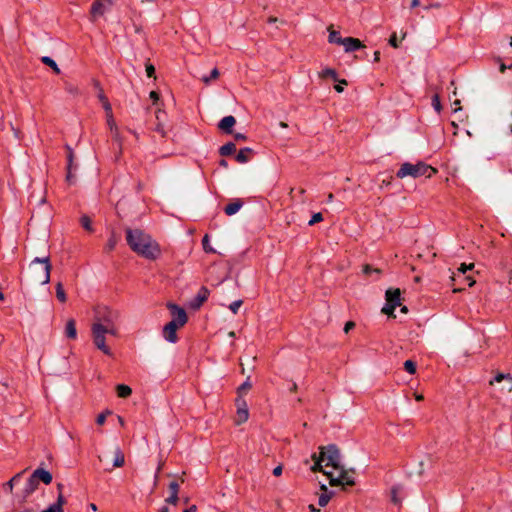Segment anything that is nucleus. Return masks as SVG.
<instances>
[{
	"label": "nucleus",
	"instance_id": "obj_27",
	"mask_svg": "<svg viewBox=\"0 0 512 512\" xmlns=\"http://www.w3.org/2000/svg\"><path fill=\"white\" fill-rule=\"evenodd\" d=\"M328 30H329V36H328L329 43L337 44V45L342 44L344 38H342L340 36V33L338 31L331 30L330 28Z\"/></svg>",
	"mask_w": 512,
	"mask_h": 512
},
{
	"label": "nucleus",
	"instance_id": "obj_12",
	"mask_svg": "<svg viewBox=\"0 0 512 512\" xmlns=\"http://www.w3.org/2000/svg\"><path fill=\"white\" fill-rule=\"evenodd\" d=\"M209 297V290L202 286L196 296L190 301V308L196 310L199 309L202 304L208 299Z\"/></svg>",
	"mask_w": 512,
	"mask_h": 512
},
{
	"label": "nucleus",
	"instance_id": "obj_25",
	"mask_svg": "<svg viewBox=\"0 0 512 512\" xmlns=\"http://www.w3.org/2000/svg\"><path fill=\"white\" fill-rule=\"evenodd\" d=\"M116 392H117L118 397L127 398L131 395L132 389L128 385L118 384L116 386Z\"/></svg>",
	"mask_w": 512,
	"mask_h": 512
},
{
	"label": "nucleus",
	"instance_id": "obj_33",
	"mask_svg": "<svg viewBox=\"0 0 512 512\" xmlns=\"http://www.w3.org/2000/svg\"><path fill=\"white\" fill-rule=\"evenodd\" d=\"M404 369L409 373V374H414L416 372V363L412 360H406L404 362Z\"/></svg>",
	"mask_w": 512,
	"mask_h": 512
},
{
	"label": "nucleus",
	"instance_id": "obj_5",
	"mask_svg": "<svg viewBox=\"0 0 512 512\" xmlns=\"http://www.w3.org/2000/svg\"><path fill=\"white\" fill-rule=\"evenodd\" d=\"M435 173H436V169L424 162L420 161V162H417L416 164L405 162L401 165V167L397 171L396 176H397V178H400V179H403L407 176H410L412 178H418L421 176L430 178Z\"/></svg>",
	"mask_w": 512,
	"mask_h": 512
},
{
	"label": "nucleus",
	"instance_id": "obj_59",
	"mask_svg": "<svg viewBox=\"0 0 512 512\" xmlns=\"http://www.w3.org/2000/svg\"><path fill=\"white\" fill-rule=\"evenodd\" d=\"M99 100L101 101V103H104V101L108 100V98L102 92H100L99 93Z\"/></svg>",
	"mask_w": 512,
	"mask_h": 512
},
{
	"label": "nucleus",
	"instance_id": "obj_7",
	"mask_svg": "<svg viewBox=\"0 0 512 512\" xmlns=\"http://www.w3.org/2000/svg\"><path fill=\"white\" fill-rule=\"evenodd\" d=\"M386 304L382 308V312L387 315H393L394 310L400 305V289H388L386 291Z\"/></svg>",
	"mask_w": 512,
	"mask_h": 512
},
{
	"label": "nucleus",
	"instance_id": "obj_35",
	"mask_svg": "<svg viewBox=\"0 0 512 512\" xmlns=\"http://www.w3.org/2000/svg\"><path fill=\"white\" fill-rule=\"evenodd\" d=\"M473 268H474L473 263H470V264L462 263L460 265V267L458 268V273L461 274L462 276H465L466 272L469 270H472Z\"/></svg>",
	"mask_w": 512,
	"mask_h": 512
},
{
	"label": "nucleus",
	"instance_id": "obj_14",
	"mask_svg": "<svg viewBox=\"0 0 512 512\" xmlns=\"http://www.w3.org/2000/svg\"><path fill=\"white\" fill-rule=\"evenodd\" d=\"M341 45L344 47V50L347 53L356 51V50L364 47V45L362 44V42L359 39L353 38V37L344 38Z\"/></svg>",
	"mask_w": 512,
	"mask_h": 512
},
{
	"label": "nucleus",
	"instance_id": "obj_64",
	"mask_svg": "<svg viewBox=\"0 0 512 512\" xmlns=\"http://www.w3.org/2000/svg\"><path fill=\"white\" fill-rule=\"evenodd\" d=\"M159 512H169V508L167 506H163Z\"/></svg>",
	"mask_w": 512,
	"mask_h": 512
},
{
	"label": "nucleus",
	"instance_id": "obj_6",
	"mask_svg": "<svg viewBox=\"0 0 512 512\" xmlns=\"http://www.w3.org/2000/svg\"><path fill=\"white\" fill-rule=\"evenodd\" d=\"M324 474L329 478L331 486H352L354 485V477L352 471H347L343 466L336 469L335 471H324Z\"/></svg>",
	"mask_w": 512,
	"mask_h": 512
},
{
	"label": "nucleus",
	"instance_id": "obj_60",
	"mask_svg": "<svg viewBox=\"0 0 512 512\" xmlns=\"http://www.w3.org/2000/svg\"><path fill=\"white\" fill-rule=\"evenodd\" d=\"M162 114H164V112H162L161 110H158L156 112V119L158 120V122H160V120L162 118Z\"/></svg>",
	"mask_w": 512,
	"mask_h": 512
},
{
	"label": "nucleus",
	"instance_id": "obj_51",
	"mask_svg": "<svg viewBox=\"0 0 512 512\" xmlns=\"http://www.w3.org/2000/svg\"><path fill=\"white\" fill-rule=\"evenodd\" d=\"M102 105L107 115L112 114V107L108 100H105L104 103H102Z\"/></svg>",
	"mask_w": 512,
	"mask_h": 512
},
{
	"label": "nucleus",
	"instance_id": "obj_26",
	"mask_svg": "<svg viewBox=\"0 0 512 512\" xmlns=\"http://www.w3.org/2000/svg\"><path fill=\"white\" fill-rule=\"evenodd\" d=\"M321 489H322V490H324V491H325V493H322V494L319 496L318 504H319V506H321V507H325V506L329 503V501H330V499H331V495H332V493H328V492H327V487H326V485H324V484H323V485H321Z\"/></svg>",
	"mask_w": 512,
	"mask_h": 512
},
{
	"label": "nucleus",
	"instance_id": "obj_17",
	"mask_svg": "<svg viewBox=\"0 0 512 512\" xmlns=\"http://www.w3.org/2000/svg\"><path fill=\"white\" fill-rule=\"evenodd\" d=\"M243 206V201L241 199H236L233 202L229 203L225 206L224 212L228 216H232L236 214Z\"/></svg>",
	"mask_w": 512,
	"mask_h": 512
},
{
	"label": "nucleus",
	"instance_id": "obj_10",
	"mask_svg": "<svg viewBox=\"0 0 512 512\" xmlns=\"http://www.w3.org/2000/svg\"><path fill=\"white\" fill-rule=\"evenodd\" d=\"M236 406H237V411H236L235 424L240 425L242 423H245L249 418L248 405L242 396H238L236 398Z\"/></svg>",
	"mask_w": 512,
	"mask_h": 512
},
{
	"label": "nucleus",
	"instance_id": "obj_63",
	"mask_svg": "<svg viewBox=\"0 0 512 512\" xmlns=\"http://www.w3.org/2000/svg\"><path fill=\"white\" fill-rule=\"evenodd\" d=\"M220 166L224 167V168H227L228 167V163L226 160L222 159L220 160L219 162Z\"/></svg>",
	"mask_w": 512,
	"mask_h": 512
},
{
	"label": "nucleus",
	"instance_id": "obj_24",
	"mask_svg": "<svg viewBox=\"0 0 512 512\" xmlns=\"http://www.w3.org/2000/svg\"><path fill=\"white\" fill-rule=\"evenodd\" d=\"M236 151V145L233 142H228L220 147L219 153L221 156H229Z\"/></svg>",
	"mask_w": 512,
	"mask_h": 512
},
{
	"label": "nucleus",
	"instance_id": "obj_52",
	"mask_svg": "<svg viewBox=\"0 0 512 512\" xmlns=\"http://www.w3.org/2000/svg\"><path fill=\"white\" fill-rule=\"evenodd\" d=\"M355 327V323L352 321H348L344 326V332L348 333L351 329Z\"/></svg>",
	"mask_w": 512,
	"mask_h": 512
},
{
	"label": "nucleus",
	"instance_id": "obj_44",
	"mask_svg": "<svg viewBox=\"0 0 512 512\" xmlns=\"http://www.w3.org/2000/svg\"><path fill=\"white\" fill-rule=\"evenodd\" d=\"M169 490H170V494H178L179 492V484L175 481H172L170 484H169Z\"/></svg>",
	"mask_w": 512,
	"mask_h": 512
},
{
	"label": "nucleus",
	"instance_id": "obj_16",
	"mask_svg": "<svg viewBox=\"0 0 512 512\" xmlns=\"http://www.w3.org/2000/svg\"><path fill=\"white\" fill-rule=\"evenodd\" d=\"M31 476L34 479H37L38 483L42 481L43 483L48 485L52 482V474L49 471L42 468L36 469Z\"/></svg>",
	"mask_w": 512,
	"mask_h": 512
},
{
	"label": "nucleus",
	"instance_id": "obj_49",
	"mask_svg": "<svg viewBox=\"0 0 512 512\" xmlns=\"http://www.w3.org/2000/svg\"><path fill=\"white\" fill-rule=\"evenodd\" d=\"M20 477V474L15 475L11 480L6 483V487L11 492L13 490L14 481Z\"/></svg>",
	"mask_w": 512,
	"mask_h": 512
},
{
	"label": "nucleus",
	"instance_id": "obj_32",
	"mask_svg": "<svg viewBox=\"0 0 512 512\" xmlns=\"http://www.w3.org/2000/svg\"><path fill=\"white\" fill-rule=\"evenodd\" d=\"M400 491H401V487L400 486H394L391 489V501L394 504H396V505H400L401 504V500L397 496Z\"/></svg>",
	"mask_w": 512,
	"mask_h": 512
},
{
	"label": "nucleus",
	"instance_id": "obj_18",
	"mask_svg": "<svg viewBox=\"0 0 512 512\" xmlns=\"http://www.w3.org/2000/svg\"><path fill=\"white\" fill-rule=\"evenodd\" d=\"M107 123L108 125L110 126V129L113 133V137L114 139L117 141L118 143V146H119V149L121 150V146H122V140L120 138V135H119V131H118V128L114 122V119H113V116L112 114H108L107 115Z\"/></svg>",
	"mask_w": 512,
	"mask_h": 512
},
{
	"label": "nucleus",
	"instance_id": "obj_37",
	"mask_svg": "<svg viewBox=\"0 0 512 512\" xmlns=\"http://www.w3.org/2000/svg\"><path fill=\"white\" fill-rule=\"evenodd\" d=\"M243 304V301L242 300H236L234 302H232L230 305H229V309L231 310V312L233 314H237L238 313V310L239 308L242 306Z\"/></svg>",
	"mask_w": 512,
	"mask_h": 512
},
{
	"label": "nucleus",
	"instance_id": "obj_40",
	"mask_svg": "<svg viewBox=\"0 0 512 512\" xmlns=\"http://www.w3.org/2000/svg\"><path fill=\"white\" fill-rule=\"evenodd\" d=\"M251 388V383L249 380H246L239 388H238V396H241L242 393L248 391Z\"/></svg>",
	"mask_w": 512,
	"mask_h": 512
},
{
	"label": "nucleus",
	"instance_id": "obj_57",
	"mask_svg": "<svg viewBox=\"0 0 512 512\" xmlns=\"http://www.w3.org/2000/svg\"><path fill=\"white\" fill-rule=\"evenodd\" d=\"M234 138H235V140H237V141H244V140H246V139H247L246 135H245V134H243V133H236V134L234 135Z\"/></svg>",
	"mask_w": 512,
	"mask_h": 512
},
{
	"label": "nucleus",
	"instance_id": "obj_62",
	"mask_svg": "<svg viewBox=\"0 0 512 512\" xmlns=\"http://www.w3.org/2000/svg\"><path fill=\"white\" fill-rule=\"evenodd\" d=\"M196 511V506L193 505L191 507H189L188 509H185L183 512H195Z\"/></svg>",
	"mask_w": 512,
	"mask_h": 512
},
{
	"label": "nucleus",
	"instance_id": "obj_38",
	"mask_svg": "<svg viewBox=\"0 0 512 512\" xmlns=\"http://www.w3.org/2000/svg\"><path fill=\"white\" fill-rule=\"evenodd\" d=\"M323 220V216H322V213L318 212V213H315L312 215L311 219L309 220L308 224L310 226L316 224V223H319Z\"/></svg>",
	"mask_w": 512,
	"mask_h": 512
},
{
	"label": "nucleus",
	"instance_id": "obj_22",
	"mask_svg": "<svg viewBox=\"0 0 512 512\" xmlns=\"http://www.w3.org/2000/svg\"><path fill=\"white\" fill-rule=\"evenodd\" d=\"M118 242H119V236H117L115 232H112L110 237L107 240L105 247H104V251L106 253H110L111 251H113L115 249Z\"/></svg>",
	"mask_w": 512,
	"mask_h": 512
},
{
	"label": "nucleus",
	"instance_id": "obj_56",
	"mask_svg": "<svg viewBox=\"0 0 512 512\" xmlns=\"http://www.w3.org/2000/svg\"><path fill=\"white\" fill-rule=\"evenodd\" d=\"M463 277L469 287H471L475 284V280L471 276H463Z\"/></svg>",
	"mask_w": 512,
	"mask_h": 512
},
{
	"label": "nucleus",
	"instance_id": "obj_30",
	"mask_svg": "<svg viewBox=\"0 0 512 512\" xmlns=\"http://www.w3.org/2000/svg\"><path fill=\"white\" fill-rule=\"evenodd\" d=\"M56 297L60 302H65L67 300L66 293L64 291L63 285L61 282L56 284Z\"/></svg>",
	"mask_w": 512,
	"mask_h": 512
},
{
	"label": "nucleus",
	"instance_id": "obj_45",
	"mask_svg": "<svg viewBox=\"0 0 512 512\" xmlns=\"http://www.w3.org/2000/svg\"><path fill=\"white\" fill-rule=\"evenodd\" d=\"M338 82H339V83H338V84H336V85L334 86V89H335L338 93H341V92H343V85H347L348 83H347V81H346L345 79H342V80H339V79H338Z\"/></svg>",
	"mask_w": 512,
	"mask_h": 512
},
{
	"label": "nucleus",
	"instance_id": "obj_15",
	"mask_svg": "<svg viewBox=\"0 0 512 512\" xmlns=\"http://www.w3.org/2000/svg\"><path fill=\"white\" fill-rule=\"evenodd\" d=\"M235 123H236V119L234 116H232V115L225 116L218 123V128L221 131H223L224 133L231 134L232 128L235 125Z\"/></svg>",
	"mask_w": 512,
	"mask_h": 512
},
{
	"label": "nucleus",
	"instance_id": "obj_23",
	"mask_svg": "<svg viewBox=\"0 0 512 512\" xmlns=\"http://www.w3.org/2000/svg\"><path fill=\"white\" fill-rule=\"evenodd\" d=\"M38 485L39 483L37 482V479H34L32 476H30L24 489L25 497L31 495L37 489Z\"/></svg>",
	"mask_w": 512,
	"mask_h": 512
},
{
	"label": "nucleus",
	"instance_id": "obj_58",
	"mask_svg": "<svg viewBox=\"0 0 512 512\" xmlns=\"http://www.w3.org/2000/svg\"><path fill=\"white\" fill-rule=\"evenodd\" d=\"M420 5V0H412L411 1V8L418 7Z\"/></svg>",
	"mask_w": 512,
	"mask_h": 512
},
{
	"label": "nucleus",
	"instance_id": "obj_55",
	"mask_svg": "<svg viewBox=\"0 0 512 512\" xmlns=\"http://www.w3.org/2000/svg\"><path fill=\"white\" fill-rule=\"evenodd\" d=\"M282 466L281 465H278L276 466L274 469H273V475L278 477L282 474Z\"/></svg>",
	"mask_w": 512,
	"mask_h": 512
},
{
	"label": "nucleus",
	"instance_id": "obj_47",
	"mask_svg": "<svg viewBox=\"0 0 512 512\" xmlns=\"http://www.w3.org/2000/svg\"><path fill=\"white\" fill-rule=\"evenodd\" d=\"M146 73L148 77H154L155 67L152 64H146Z\"/></svg>",
	"mask_w": 512,
	"mask_h": 512
},
{
	"label": "nucleus",
	"instance_id": "obj_54",
	"mask_svg": "<svg viewBox=\"0 0 512 512\" xmlns=\"http://www.w3.org/2000/svg\"><path fill=\"white\" fill-rule=\"evenodd\" d=\"M149 96L152 99L154 104H156L158 102L159 94L156 91H151Z\"/></svg>",
	"mask_w": 512,
	"mask_h": 512
},
{
	"label": "nucleus",
	"instance_id": "obj_28",
	"mask_svg": "<svg viewBox=\"0 0 512 512\" xmlns=\"http://www.w3.org/2000/svg\"><path fill=\"white\" fill-rule=\"evenodd\" d=\"M41 61L42 63H44L45 65L49 66L50 68H52V70L56 73V74H60V69L57 65V63L49 56H43L41 58Z\"/></svg>",
	"mask_w": 512,
	"mask_h": 512
},
{
	"label": "nucleus",
	"instance_id": "obj_11",
	"mask_svg": "<svg viewBox=\"0 0 512 512\" xmlns=\"http://www.w3.org/2000/svg\"><path fill=\"white\" fill-rule=\"evenodd\" d=\"M180 327L177 326L174 322H168L162 330V335L164 339L170 343H176L178 341L177 329Z\"/></svg>",
	"mask_w": 512,
	"mask_h": 512
},
{
	"label": "nucleus",
	"instance_id": "obj_43",
	"mask_svg": "<svg viewBox=\"0 0 512 512\" xmlns=\"http://www.w3.org/2000/svg\"><path fill=\"white\" fill-rule=\"evenodd\" d=\"M178 500H179L178 494H170V496L165 499V502L167 504L176 505Z\"/></svg>",
	"mask_w": 512,
	"mask_h": 512
},
{
	"label": "nucleus",
	"instance_id": "obj_29",
	"mask_svg": "<svg viewBox=\"0 0 512 512\" xmlns=\"http://www.w3.org/2000/svg\"><path fill=\"white\" fill-rule=\"evenodd\" d=\"M319 77L326 78L331 77L334 81H338L337 72L332 68H325L319 73Z\"/></svg>",
	"mask_w": 512,
	"mask_h": 512
},
{
	"label": "nucleus",
	"instance_id": "obj_31",
	"mask_svg": "<svg viewBox=\"0 0 512 512\" xmlns=\"http://www.w3.org/2000/svg\"><path fill=\"white\" fill-rule=\"evenodd\" d=\"M80 223L82 225V227L89 231V232H92L93 231V227H92V223H91V219L87 216V215H83L81 218H80Z\"/></svg>",
	"mask_w": 512,
	"mask_h": 512
},
{
	"label": "nucleus",
	"instance_id": "obj_13",
	"mask_svg": "<svg viewBox=\"0 0 512 512\" xmlns=\"http://www.w3.org/2000/svg\"><path fill=\"white\" fill-rule=\"evenodd\" d=\"M62 484H58V490L59 494L57 497V501L53 504H51L48 508L42 510L41 512H64L63 505L65 504L66 500L62 494Z\"/></svg>",
	"mask_w": 512,
	"mask_h": 512
},
{
	"label": "nucleus",
	"instance_id": "obj_4",
	"mask_svg": "<svg viewBox=\"0 0 512 512\" xmlns=\"http://www.w3.org/2000/svg\"><path fill=\"white\" fill-rule=\"evenodd\" d=\"M51 264L48 256L34 258L28 266L27 278L33 284L44 285L50 281Z\"/></svg>",
	"mask_w": 512,
	"mask_h": 512
},
{
	"label": "nucleus",
	"instance_id": "obj_41",
	"mask_svg": "<svg viewBox=\"0 0 512 512\" xmlns=\"http://www.w3.org/2000/svg\"><path fill=\"white\" fill-rule=\"evenodd\" d=\"M203 248L206 252H214L215 250L209 245V237L205 235L202 239Z\"/></svg>",
	"mask_w": 512,
	"mask_h": 512
},
{
	"label": "nucleus",
	"instance_id": "obj_53",
	"mask_svg": "<svg viewBox=\"0 0 512 512\" xmlns=\"http://www.w3.org/2000/svg\"><path fill=\"white\" fill-rule=\"evenodd\" d=\"M389 44L395 48L398 47V43H397V38H396V34H392L390 39H389Z\"/></svg>",
	"mask_w": 512,
	"mask_h": 512
},
{
	"label": "nucleus",
	"instance_id": "obj_3",
	"mask_svg": "<svg viewBox=\"0 0 512 512\" xmlns=\"http://www.w3.org/2000/svg\"><path fill=\"white\" fill-rule=\"evenodd\" d=\"M312 458L314 460V464L311 467L313 472H322L324 474V467H331L335 471L342 466L340 451L336 445L320 447L319 455L313 454Z\"/></svg>",
	"mask_w": 512,
	"mask_h": 512
},
{
	"label": "nucleus",
	"instance_id": "obj_36",
	"mask_svg": "<svg viewBox=\"0 0 512 512\" xmlns=\"http://www.w3.org/2000/svg\"><path fill=\"white\" fill-rule=\"evenodd\" d=\"M432 106L436 110V112L440 113L442 106H441V102H440V98H439L438 94H435L432 97Z\"/></svg>",
	"mask_w": 512,
	"mask_h": 512
},
{
	"label": "nucleus",
	"instance_id": "obj_42",
	"mask_svg": "<svg viewBox=\"0 0 512 512\" xmlns=\"http://www.w3.org/2000/svg\"><path fill=\"white\" fill-rule=\"evenodd\" d=\"M219 76V71L217 68H214L211 73H210V76L209 77H203V81L205 83H209L210 80L212 79H216L217 77Z\"/></svg>",
	"mask_w": 512,
	"mask_h": 512
},
{
	"label": "nucleus",
	"instance_id": "obj_34",
	"mask_svg": "<svg viewBox=\"0 0 512 512\" xmlns=\"http://www.w3.org/2000/svg\"><path fill=\"white\" fill-rule=\"evenodd\" d=\"M66 149H67V152H68V155H67V160H68L67 169H73V158H74L73 150H72V148L69 145H66Z\"/></svg>",
	"mask_w": 512,
	"mask_h": 512
},
{
	"label": "nucleus",
	"instance_id": "obj_21",
	"mask_svg": "<svg viewBox=\"0 0 512 512\" xmlns=\"http://www.w3.org/2000/svg\"><path fill=\"white\" fill-rule=\"evenodd\" d=\"M115 457L113 461V467L120 468L125 464V456L120 447H116L114 451Z\"/></svg>",
	"mask_w": 512,
	"mask_h": 512
},
{
	"label": "nucleus",
	"instance_id": "obj_61",
	"mask_svg": "<svg viewBox=\"0 0 512 512\" xmlns=\"http://www.w3.org/2000/svg\"><path fill=\"white\" fill-rule=\"evenodd\" d=\"M380 60V52L379 51H376L374 53V61L375 62H378Z\"/></svg>",
	"mask_w": 512,
	"mask_h": 512
},
{
	"label": "nucleus",
	"instance_id": "obj_48",
	"mask_svg": "<svg viewBox=\"0 0 512 512\" xmlns=\"http://www.w3.org/2000/svg\"><path fill=\"white\" fill-rule=\"evenodd\" d=\"M156 132H158L162 137L166 136V131L164 129V126L161 124V122H158V124L155 127Z\"/></svg>",
	"mask_w": 512,
	"mask_h": 512
},
{
	"label": "nucleus",
	"instance_id": "obj_20",
	"mask_svg": "<svg viewBox=\"0 0 512 512\" xmlns=\"http://www.w3.org/2000/svg\"><path fill=\"white\" fill-rule=\"evenodd\" d=\"M65 334L69 339H75L77 337L76 323L73 319H69L65 326Z\"/></svg>",
	"mask_w": 512,
	"mask_h": 512
},
{
	"label": "nucleus",
	"instance_id": "obj_8",
	"mask_svg": "<svg viewBox=\"0 0 512 512\" xmlns=\"http://www.w3.org/2000/svg\"><path fill=\"white\" fill-rule=\"evenodd\" d=\"M167 308L170 310L172 315V320L170 322H174L179 327H183L187 323L188 317L183 308L173 303H168Z\"/></svg>",
	"mask_w": 512,
	"mask_h": 512
},
{
	"label": "nucleus",
	"instance_id": "obj_46",
	"mask_svg": "<svg viewBox=\"0 0 512 512\" xmlns=\"http://www.w3.org/2000/svg\"><path fill=\"white\" fill-rule=\"evenodd\" d=\"M372 272H375V273L379 274V273H380V270H379V269H377V268H375V269H374V268H372L370 265H365V266L363 267V273H364V274L368 275V274H370V273H372Z\"/></svg>",
	"mask_w": 512,
	"mask_h": 512
},
{
	"label": "nucleus",
	"instance_id": "obj_2",
	"mask_svg": "<svg viewBox=\"0 0 512 512\" xmlns=\"http://www.w3.org/2000/svg\"><path fill=\"white\" fill-rule=\"evenodd\" d=\"M125 232L127 244L133 252L148 260L161 256L160 245L150 234L139 228H127Z\"/></svg>",
	"mask_w": 512,
	"mask_h": 512
},
{
	"label": "nucleus",
	"instance_id": "obj_19",
	"mask_svg": "<svg viewBox=\"0 0 512 512\" xmlns=\"http://www.w3.org/2000/svg\"><path fill=\"white\" fill-rule=\"evenodd\" d=\"M253 154V150L249 147L240 149L236 155V161L239 163H247L250 160V156Z\"/></svg>",
	"mask_w": 512,
	"mask_h": 512
},
{
	"label": "nucleus",
	"instance_id": "obj_1",
	"mask_svg": "<svg viewBox=\"0 0 512 512\" xmlns=\"http://www.w3.org/2000/svg\"><path fill=\"white\" fill-rule=\"evenodd\" d=\"M117 319V311H114L106 306H98L95 309L94 322L91 327L93 342L99 350L108 356H111L112 352L105 343V335H117Z\"/></svg>",
	"mask_w": 512,
	"mask_h": 512
},
{
	"label": "nucleus",
	"instance_id": "obj_50",
	"mask_svg": "<svg viewBox=\"0 0 512 512\" xmlns=\"http://www.w3.org/2000/svg\"><path fill=\"white\" fill-rule=\"evenodd\" d=\"M73 169H67V176L66 179L70 184H73L75 182V176L72 173Z\"/></svg>",
	"mask_w": 512,
	"mask_h": 512
},
{
	"label": "nucleus",
	"instance_id": "obj_9",
	"mask_svg": "<svg viewBox=\"0 0 512 512\" xmlns=\"http://www.w3.org/2000/svg\"><path fill=\"white\" fill-rule=\"evenodd\" d=\"M113 0H95L91 6L90 14L93 19L103 16L113 6Z\"/></svg>",
	"mask_w": 512,
	"mask_h": 512
},
{
	"label": "nucleus",
	"instance_id": "obj_39",
	"mask_svg": "<svg viewBox=\"0 0 512 512\" xmlns=\"http://www.w3.org/2000/svg\"><path fill=\"white\" fill-rule=\"evenodd\" d=\"M111 414V411L110 410H106L105 412L99 414L96 418V423L98 425H103L106 421V416L107 415H110Z\"/></svg>",
	"mask_w": 512,
	"mask_h": 512
}]
</instances>
